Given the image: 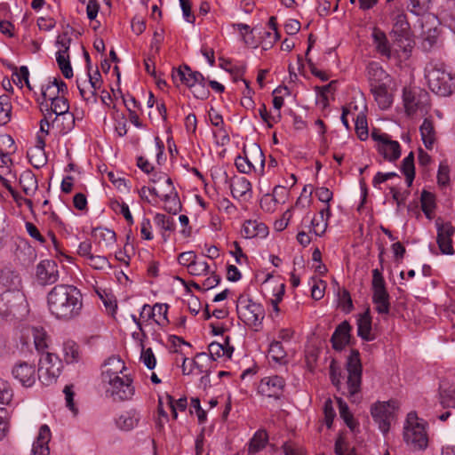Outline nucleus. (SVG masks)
Instances as JSON below:
<instances>
[{"label":"nucleus","instance_id":"nucleus-1","mask_svg":"<svg viewBox=\"0 0 455 455\" xmlns=\"http://www.w3.org/2000/svg\"><path fill=\"white\" fill-rule=\"evenodd\" d=\"M46 300L51 315L59 321L69 322L82 314L83 295L74 285H55L47 293Z\"/></svg>","mask_w":455,"mask_h":455},{"label":"nucleus","instance_id":"nucleus-2","mask_svg":"<svg viewBox=\"0 0 455 455\" xmlns=\"http://www.w3.org/2000/svg\"><path fill=\"white\" fill-rule=\"evenodd\" d=\"M425 77L429 89L438 96L449 97L455 92V74L440 60H432L427 64Z\"/></svg>","mask_w":455,"mask_h":455},{"label":"nucleus","instance_id":"nucleus-3","mask_svg":"<svg viewBox=\"0 0 455 455\" xmlns=\"http://www.w3.org/2000/svg\"><path fill=\"white\" fill-rule=\"evenodd\" d=\"M426 426L424 419H419L415 411L407 414L403 425V441L410 449L421 451L427 447Z\"/></svg>","mask_w":455,"mask_h":455},{"label":"nucleus","instance_id":"nucleus-4","mask_svg":"<svg viewBox=\"0 0 455 455\" xmlns=\"http://www.w3.org/2000/svg\"><path fill=\"white\" fill-rule=\"evenodd\" d=\"M347 370L348 372L346 386L347 392H343V394L347 395L353 403H356L360 399L358 394L362 382V363L360 354L355 349H353L348 356Z\"/></svg>","mask_w":455,"mask_h":455},{"label":"nucleus","instance_id":"nucleus-5","mask_svg":"<svg viewBox=\"0 0 455 455\" xmlns=\"http://www.w3.org/2000/svg\"><path fill=\"white\" fill-rule=\"evenodd\" d=\"M236 311L240 320L248 326H258L265 317L263 307L251 300L245 294L238 297L236 301Z\"/></svg>","mask_w":455,"mask_h":455},{"label":"nucleus","instance_id":"nucleus-6","mask_svg":"<svg viewBox=\"0 0 455 455\" xmlns=\"http://www.w3.org/2000/svg\"><path fill=\"white\" fill-rule=\"evenodd\" d=\"M62 369V361L56 354L43 353L39 359L37 378L44 385H52L57 381Z\"/></svg>","mask_w":455,"mask_h":455},{"label":"nucleus","instance_id":"nucleus-7","mask_svg":"<svg viewBox=\"0 0 455 455\" xmlns=\"http://www.w3.org/2000/svg\"><path fill=\"white\" fill-rule=\"evenodd\" d=\"M372 302L379 314L387 315L390 310L389 294L382 273L375 268L372 270Z\"/></svg>","mask_w":455,"mask_h":455},{"label":"nucleus","instance_id":"nucleus-8","mask_svg":"<svg viewBox=\"0 0 455 455\" xmlns=\"http://www.w3.org/2000/svg\"><path fill=\"white\" fill-rule=\"evenodd\" d=\"M256 164H259V172L262 174L265 156L260 148L257 145L253 146L250 152L243 150V156H238L235 160L238 172L246 174L251 173L252 171L256 172Z\"/></svg>","mask_w":455,"mask_h":455},{"label":"nucleus","instance_id":"nucleus-9","mask_svg":"<svg viewBox=\"0 0 455 455\" xmlns=\"http://www.w3.org/2000/svg\"><path fill=\"white\" fill-rule=\"evenodd\" d=\"M109 385L107 393H109L114 400L125 401L131 399L135 392L132 386V379L129 375L114 376L113 379L105 380Z\"/></svg>","mask_w":455,"mask_h":455},{"label":"nucleus","instance_id":"nucleus-10","mask_svg":"<svg viewBox=\"0 0 455 455\" xmlns=\"http://www.w3.org/2000/svg\"><path fill=\"white\" fill-rule=\"evenodd\" d=\"M428 93L419 88H404L403 100L407 115L411 116L428 105Z\"/></svg>","mask_w":455,"mask_h":455},{"label":"nucleus","instance_id":"nucleus-11","mask_svg":"<svg viewBox=\"0 0 455 455\" xmlns=\"http://www.w3.org/2000/svg\"><path fill=\"white\" fill-rule=\"evenodd\" d=\"M396 402L388 401L376 403L371 406V413L379 428L383 433H387L390 428V421L394 417Z\"/></svg>","mask_w":455,"mask_h":455},{"label":"nucleus","instance_id":"nucleus-12","mask_svg":"<svg viewBox=\"0 0 455 455\" xmlns=\"http://www.w3.org/2000/svg\"><path fill=\"white\" fill-rule=\"evenodd\" d=\"M26 305V296L21 289L5 290L0 295V311L4 314L14 313Z\"/></svg>","mask_w":455,"mask_h":455},{"label":"nucleus","instance_id":"nucleus-13","mask_svg":"<svg viewBox=\"0 0 455 455\" xmlns=\"http://www.w3.org/2000/svg\"><path fill=\"white\" fill-rule=\"evenodd\" d=\"M371 138L378 141V151L386 160L394 162L400 157V144L395 140H392L388 134L373 132Z\"/></svg>","mask_w":455,"mask_h":455},{"label":"nucleus","instance_id":"nucleus-14","mask_svg":"<svg viewBox=\"0 0 455 455\" xmlns=\"http://www.w3.org/2000/svg\"><path fill=\"white\" fill-rule=\"evenodd\" d=\"M437 229L436 242L439 250L443 254L452 255L454 249L452 246V236L455 233V228L451 222H443L440 218L435 220Z\"/></svg>","mask_w":455,"mask_h":455},{"label":"nucleus","instance_id":"nucleus-15","mask_svg":"<svg viewBox=\"0 0 455 455\" xmlns=\"http://www.w3.org/2000/svg\"><path fill=\"white\" fill-rule=\"evenodd\" d=\"M12 375L23 387H31L36 380V366L32 363L20 361L13 365Z\"/></svg>","mask_w":455,"mask_h":455},{"label":"nucleus","instance_id":"nucleus-16","mask_svg":"<svg viewBox=\"0 0 455 455\" xmlns=\"http://www.w3.org/2000/svg\"><path fill=\"white\" fill-rule=\"evenodd\" d=\"M209 355L206 353H198L195 360L215 361L226 356L231 358L234 347L229 344V337L224 339V343L213 341L208 346Z\"/></svg>","mask_w":455,"mask_h":455},{"label":"nucleus","instance_id":"nucleus-17","mask_svg":"<svg viewBox=\"0 0 455 455\" xmlns=\"http://www.w3.org/2000/svg\"><path fill=\"white\" fill-rule=\"evenodd\" d=\"M36 277L42 285L55 283L60 277L57 263L51 259L40 261L36 266Z\"/></svg>","mask_w":455,"mask_h":455},{"label":"nucleus","instance_id":"nucleus-18","mask_svg":"<svg viewBox=\"0 0 455 455\" xmlns=\"http://www.w3.org/2000/svg\"><path fill=\"white\" fill-rule=\"evenodd\" d=\"M284 386L285 381L280 376L266 377L259 383V392L267 397L278 399L283 395Z\"/></svg>","mask_w":455,"mask_h":455},{"label":"nucleus","instance_id":"nucleus-19","mask_svg":"<svg viewBox=\"0 0 455 455\" xmlns=\"http://www.w3.org/2000/svg\"><path fill=\"white\" fill-rule=\"evenodd\" d=\"M178 78L190 89L196 87L199 83H204L205 81L202 73L193 71L188 65L180 66L172 72V79L177 80Z\"/></svg>","mask_w":455,"mask_h":455},{"label":"nucleus","instance_id":"nucleus-20","mask_svg":"<svg viewBox=\"0 0 455 455\" xmlns=\"http://www.w3.org/2000/svg\"><path fill=\"white\" fill-rule=\"evenodd\" d=\"M0 285L6 290L21 289V277L12 266L4 265L0 267Z\"/></svg>","mask_w":455,"mask_h":455},{"label":"nucleus","instance_id":"nucleus-21","mask_svg":"<svg viewBox=\"0 0 455 455\" xmlns=\"http://www.w3.org/2000/svg\"><path fill=\"white\" fill-rule=\"evenodd\" d=\"M165 194L162 197L164 210L169 213L177 214L181 210V203L171 178L165 180Z\"/></svg>","mask_w":455,"mask_h":455},{"label":"nucleus","instance_id":"nucleus-22","mask_svg":"<svg viewBox=\"0 0 455 455\" xmlns=\"http://www.w3.org/2000/svg\"><path fill=\"white\" fill-rule=\"evenodd\" d=\"M367 76L371 88L391 84V76L375 61L370 62L367 66Z\"/></svg>","mask_w":455,"mask_h":455},{"label":"nucleus","instance_id":"nucleus-23","mask_svg":"<svg viewBox=\"0 0 455 455\" xmlns=\"http://www.w3.org/2000/svg\"><path fill=\"white\" fill-rule=\"evenodd\" d=\"M351 325L347 321H343L339 323L331 338L332 348L336 351H341L350 340Z\"/></svg>","mask_w":455,"mask_h":455},{"label":"nucleus","instance_id":"nucleus-24","mask_svg":"<svg viewBox=\"0 0 455 455\" xmlns=\"http://www.w3.org/2000/svg\"><path fill=\"white\" fill-rule=\"evenodd\" d=\"M52 434L47 425H42L39 428L38 435L32 444L30 455H50L49 442Z\"/></svg>","mask_w":455,"mask_h":455},{"label":"nucleus","instance_id":"nucleus-25","mask_svg":"<svg viewBox=\"0 0 455 455\" xmlns=\"http://www.w3.org/2000/svg\"><path fill=\"white\" fill-rule=\"evenodd\" d=\"M371 37L377 52L382 57L390 60L392 57V52L386 34L381 29L374 28Z\"/></svg>","mask_w":455,"mask_h":455},{"label":"nucleus","instance_id":"nucleus-26","mask_svg":"<svg viewBox=\"0 0 455 455\" xmlns=\"http://www.w3.org/2000/svg\"><path fill=\"white\" fill-rule=\"evenodd\" d=\"M229 188L235 199L245 198L247 196H251V184L244 177L235 176L231 179Z\"/></svg>","mask_w":455,"mask_h":455},{"label":"nucleus","instance_id":"nucleus-27","mask_svg":"<svg viewBox=\"0 0 455 455\" xmlns=\"http://www.w3.org/2000/svg\"><path fill=\"white\" fill-rule=\"evenodd\" d=\"M126 370L124 362L116 356H112L108 359L104 364L102 371L103 381L113 379L114 376H120Z\"/></svg>","mask_w":455,"mask_h":455},{"label":"nucleus","instance_id":"nucleus-28","mask_svg":"<svg viewBox=\"0 0 455 455\" xmlns=\"http://www.w3.org/2000/svg\"><path fill=\"white\" fill-rule=\"evenodd\" d=\"M46 100L51 101V108H46V115L52 118L54 114L56 116L69 112V103L66 97L60 95H49Z\"/></svg>","mask_w":455,"mask_h":455},{"label":"nucleus","instance_id":"nucleus-29","mask_svg":"<svg viewBox=\"0 0 455 455\" xmlns=\"http://www.w3.org/2000/svg\"><path fill=\"white\" fill-rule=\"evenodd\" d=\"M267 233V227L257 220H249L243 225L242 234L245 238H253L256 236L265 237Z\"/></svg>","mask_w":455,"mask_h":455},{"label":"nucleus","instance_id":"nucleus-30","mask_svg":"<svg viewBox=\"0 0 455 455\" xmlns=\"http://www.w3.org/2000/svg\"><path fill=\"white\" fill-rule=\"evenodd\" d=\"M389 85H375V87L371 88L374 100L381 109L389 108L393 102L392 95L388 92Z\"/></svg>","mask_w":455,"mask_h":455},{"label":"nucleus","instance_id":"nucleus-31","mask_svg":"<svg viewBox=\"0 0 455 455\" xmlns=\"http://www.w3.org/2000/svg\"><path fill=\"white\" fill-rule=\"evenodd\" d=\"M402 5L403 4H399L398 3L393 4L392 7H389L392 9L389 14L394 21L395 28H396L400 32H405L409 29V23Z\"/></svg>","mask_w":455,"mask_h":455},{"label":"nucleus","instance_id":"nucleus-32","mask_svg":"<svg viewBox=\"0 0 455 455\" xmlns=\"http://www.w3.org/2000/svg\"><path fill=\"white\" fill-rule=\"evenodd\" d=\"M371 317L369 310L362 314L357 320V335L363 340L371 341L374 339V336L371 334Z\"/></svg>","mask_w":455,"mask_h":455},{"label":"nucleus","instance_id":"nucleus-33","mask_svg":"<svg viewBox=\"0 0 455 455\" xmlns=\"http://www.w3.org/2000/svg\"><path fill=\"white\" fill-rule=\"evenodd\" d=\"M420 135L425 147L432 149L435 141V132L433 122L427 118L424 119L419 127Z\"/></svg>","mask_w":455,"mask_h":455},{"label":"nucleus","instance_id":"nucleus-34","mask_svg":"<svg viewBox=\"0 0 455 455\" xmlns=\"http://www.w3.org/2000/svg\"><path fill=\"white\" fill-rule=\"evenodd\" d=\"M54 124L60 129V133L68 134L75 127V116L71 112L57 116L52 121V124Z\"/></svg>","mask_w":455,"mask_h":455},{"label":"nucleus","instance_id":"nucleus-35","mask_svg":"<svg viewBox=\"0 0 455 455\" xmlns=\"http://www.w3.org/2000/svg\"><path fill=\"white\" fill-rule=\"evenodd\" d=\"M441 18L444 24L455 34V1L446 2L441 12Z\"/></svg>","mask_w":455,"mask_h":455},{"label":"nucleus","instance_id":"nucleus-36","mask_svg":"<svg viewBox=\"0 0 455 455\" xmlns=\"http://www.w3.org/2000/svg\"><path fill=\"white\" fill-rule=\"evenodd\" d=\"M267 439L268 436L265 430H258L249 443V454H254L262 450L266 446Z\"/></svg>","mask_w":455,"mask_h":455},{"label":"nucleus","instance_id":"nucleus-37","mask_svg":"<svg viewBox=\"0 0 455 455\" xmlns=\"http://www.w3.org/2000/svg\"><path fill=\"white\" fill-rule=\"evenodd\" d=\"M63 352L67 363H77L80 359L79 346L72 340H68L64 343Z\"/></svg>","mask_w":455,"mask_h":455},{"label":"nucleus","instance_id":"nucleus-38","mask_svg":"<svg viewBox=\"0 0 455 455\" xmlns=\"http://www.w3.org/2000/svg\"><path fill=\"white\" fill-rule=\"evenodd\" d=\"M20 184L27 196L37 188V180L32 172H23L20 177Z\"/></svg>","mask_w":455,"mask_h":455},{"label":"nucleus","instance_id":"nucleus-39","mask_svg":"<svg viewBox=\"0 0 455 455\" xmlns=\"http://www.w3.org/2000/svg\"><path fill=\"white\" fill-rule=\"evenodd\" d=\"M12 108L10 97L6 94L0 96V125H4L11 121Z\"/></svg>","mask_w":455,"mask_h":455},{"label":"nucleus","instance_id":"nucleus-40","mask_svg":"<svg viewBox=\"0 0 455 455\" xmlns=\"http://www.w3.org/2000/svg\"><path fill=\"white\" fill-rule=\"evenodd\" d=\"M76 85L79 90L81 97L84 100L89 101L92 100L94 102L96 101V93L98 89H94V87H92V84L87 83L86 79H77Z\"/></svg>","mask_w":455,"mask_h":455},{"label":"nucleus","instance_id":"nucleus-41","mask_svg":"<svg viewBox=\"0 0 455 455\" xmlns=\"http://www.w3.org/2000/svg\"><path fill=\"white\" fill-rule=\"evenodd\" d=\"M56 61L62 75L66 78H71L73 76V69L70 64L69 54L57 52Z\"/></svg>","mask_w":455,"mask_h":455},{"label":"nucleus","instance_id":"nucleus-42","mask_svg":"<svg viewBox=\"0 0 455 455\" xmlns=\"http://www.w3.org/2000/svg\"><path fill=\"white\" fill-rule=\"evenodd\" d=\"M74 28L69 25L67 26L66 29L57 37L56 44L60 46L58 52L63 53H68L69 47L71 44V36L70 35L73 33Z\"/></svg>","mask_w":455,"mask_h":455},{"label":"nucleus","instance_id":"nucleus-43","mask_svg":"<svg viewBox=\"0 0 455 455\" xmlns=\"http://www.w3.org/2000/svg\"><path fill=\"white\" fill-rule=\"evenodd\" d=\"M136 413L125 412L118 417L116 419V426L122 430H131L138 423V419L134 417Z\"/></svg>","mask_w":455,"mask_h":455},{"label":"nucleus","instance_id":"nucleus-44","mask_svg":"<svg viewBox=\"0 0 455 455\" xmlns=\"http://www.w3.org/2000/svg\"><path fill=\"white\" fill-rule=\"evenodd\" d=\"M188 271L192 275H205L210 273V266L204 259L197 258Z\"/></svg>","mask_w":455,"mask_h":455},{"label":"nucleus","instance_id":"nucleus-45","mask_svg":"<svg viewBox=\"0 0 455 455\" xmlns=\"http://www.w3.org/2000/svg\"><path fill=\"white\" fill-rule=\"evenodd\" d=\"M421 208L427 219H431L435 208L434 196L426 190L421 193Z\"/></svg>","mask_w":455,"mask_h":455},{"label":"nucleus","instance_id":"nucleus-46","mask_svg":"<svg viewBox=\"0 0 455 455\" xmlns=\"http://www.w3.org/2000/svg\"><path fill=\"white\" fill-rule=\"evenodd\" d=\"M155 224L164 231L172 232L175 230V222L172 218L162 213H156L154 218Z\"/></svg>","mask_w":455,"mask_h":455},{"label":"nucleus","instance_id":"nucleus-47","mask_svg":"<svg viewBox=\"0 0 455 455\" xmlns=\"http://www.w3.org/2000/svg\"><path fill=\"white\" fill-rule=\"evenodd\" d=\"M440 403L444 408H455V386L441 391Z\"/></svg>","mask_w":455,"mask_h":455},{"label":"nucleus","instance_id":"nucleus-48","mask_svg":"<svg viewBox=\"0 0 455 455\" xmlns=\"http://www.w3.org/2000/svg\"><path fill=\"white\" fill-rule=\"evenodd\" d=\"M210 120L212 125L215 127H218L220 129V132H223L222 138H221V144L224 145L227 142L229 141V137L228 132L224 130V122L222 116L218 114L217 112L214 113H209Z\"/></svg>","mask_w":455,"mask_h":455},{"label":"nucleus","instance_id":"nucleus-49","mask_svg":"<svg viewBox=\"0 0 455 455\" xmlns=\"http://www.w3.org/2000/svg\"><path fill=\"white\" fill-rule=\"evenodd\" d=\"M268 354L271 358L275 362H281L286 356V352L280 341L271 342L268 349Z\"/></svg>","mask_w":455,"mask_h":455},{"label":"nucleus","instance_id":"nucleus-50","mask_svg":"<svg viewBox=\"0 0 455 455\" xmlns=\"http://www.w3.org/2000/svg\"><path fill=\"white\" fill-rule=\"evenodd\" d=\"M355 132L361 140H365L368 138V125L364 115L360 114L355 119Z\"/></svg>","mask_w":455,"mask_h":455},{"label":"nucleus","instance_id":"nucleus-51","mask_svg":"<svg viewBox=\"0 0 455 455\" xmlns=\"http://www.w3.org/2000/svg\"><path fill=\"white\" fill-rule=\"evenodd\" d=\"M10 431V417L8 411L0 408V441L4 440Z\"/></svg>","mask_w":455,"mask_h":455},{"label":"nucleus","instance_id":"nucleus-52","mask_svg":"<svg viewBox=\"0 0 455 455\" xmlns=\"http://www.w3.org/2000/svg\"><path fill=\"white\" fill-rule=\"evenodd\" d=\"M13 397V391L8 381L0 379V403L9 404Z\"/></svg>","mask_w":455,"mask_h":455},{"label":"nucleus","instance_id":"nucleus-53","mask_svg":"<svg viewBox=\"0 0 455 455\" xmlns=\"http://www.w3.org/2000/svg\"><path fill=\"white\" fill-rule=\"evenodd\" d=\"M154 307V313H155V322L158 325H164L167 323L168 318H167V313H168V305L167 304H156Z\"/></svg>","mask_w":455,"mask_h":455},{"label":"nucleus","instance_id":"nucleus-54","mask_svg":"<svg viewBox=\"0 0 455 455\" xmlns=\"http://www.w3.org/2000/svg\"><path fill=\"white\" fill-rule=\"evenodd\" d=\"M166 398H167L168 403L172 409V417L174 419H176L178 417L177 410L184 411L187 409V406H188L187 398L181 397V398L178 399L177 401H174L172 396H171L170 395H167Z\"/></svg>","mask_w":455,"mask_h":455},{"label":"nucleus","instance_id":"nucleus-55","mask_svg":"<svg viewBox=\"0 0 455 455\" xmlns=\"http://www.w3.org/2000/svg\"><path fill=\"white\" fill-rule=\"evenodd\" d=\"M432 0H410L409 9L415 15H421L429 8Z\"/></svg>","mask_w":455,"mask_h":455},{"label":"nucleus","instance_id":"nucleus-56","mask_svg":"<svg viewBox=\"0 0 455 455\" xmlns=\"http://www.w3.org/2000/svg\"><path fill=\"white\" fill-rule=\"evenodd\" d=\"M87 260L89 265L94 269L104 270L106 268H111L109 261L104 256L92 254Z\"/></svg>","mask_w":455,"mask_h":455},{"label":"nucleus","instance_id":"nucleus-57","mask_svg":"<svg viewBox=\"0 0 455 455\" xmlns=\"http://www.w3.org/2000/svg\"><path fill=\"white\" fill-rule=\"evenodd\" d=\"M33 337L36 350L43 351L47 347V336L42 329H33Z\"/></svg>","mask_w":455,"mask_h":455},{"label":"nucleus","instance_id":"nucleus-58","mask_svg":"<svg viewBox=\"0 0 455 455\" xmlns=\"http://www.w3.org/2000/svg\"><path fill=\"white\" fill-rule=\"evenodd\" d=\"M282 449L284 455H307L302 446L291 441L283 443Z\"/></svg>","mask_w":455,"mask_h":455},{"label":"nucleus","instance_id":"nucleus-59","mask_svg":"<svg viewBox=\"0 0 455 455\" xmlns=\"http://www.w3.org/2000/svg\"><path fill=\"white\" fill-rule=\"evenodd\" d=\"M140 360L145 364V366L149 370H153L156 367V359L153 353V350L150 347L147 349L142 347Z\"/></svg>","mask_w":455,"mask_h":455},{"label":"nucleus","instance_id":"nucleus-60","mask_svg":"<svg viewBox=\"0 0 455 455\" xmlns=\"http://www.w3.org/2000/svg\"><path fill=\"white\" fill-rule=\"evenodd\" d=\"M324 421L328 428L331 427L333 419L336 416L333 408V403L331 399H327L323 404Z\"/></svg>","mask_w":455,"mask_h":455},{"label":"nucleus","instance_id":"nucleus-61","mask_svg":"<svg viewBox=\"0 0 455 455\" xmlns=\"http://www.w3.org/2000/svg\"><path fill=\"white\" fill-rule=\"evenodd\" d=\"M450 168L446 162H442L437 173V182L440 186L445 187L450 182Z\"/></svg>","mask_w":455,"mask_h":455},{"label":"nucleus","instance_id":"nucleus-62","mask_svg":"<svg viewBox=\"0 0 455 455\" xmlns=\"http://www.w3.org/2000/svg\"><path fill=\"white\" fill-rule=\"evenodd\" d=\"M94 235L101 237L108 243H113L116 242V233L111 229L98 228L94 229Z\"/></svg>","mask_w":455,"mask_h":455},{"label":"nucleus","instance_id":"nucleus-63","mask_svg":"<svg viewBox=\"0 0 455 455\" xmlns=\"http://www.w3.org/2000/svg\"><path fill=\"white\" fill-rule=\"evenodd\" d=\"M401 170L406 178V183L408 187L412 185L413 180L415 178V167L414 164H408L402 162Z\"/></svg>","mask_w":455,"mask_h":455},{"label":"nucleus","instance_id":"nucleus-64","mask_svg":"<svg viewBox=\"0 0 455 455\" xmlns=\"http://www.w3.org/2000/svg\"><path fill=\"white\" fill-rule=\"evenodd\" d=\"M198 257L196 255L194 251H184L181 252L178 256V261L180 265L186 267L188 269L189 266L197 259Z\"/></svg>","mask_w":455,"mask_h":455}]
</instances>
